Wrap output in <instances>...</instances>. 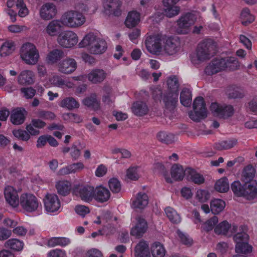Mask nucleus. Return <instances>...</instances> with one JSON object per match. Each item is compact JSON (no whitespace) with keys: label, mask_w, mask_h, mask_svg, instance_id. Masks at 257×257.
<instances>
[{"label":"nucleus","mask_w":257,"mask_h":257,"mask_svg":"<svg viewBox=\"0 0 257 257\" xmlns=\"http://www.w3.org/2000/svg\"><path fill=\"white\" fill-rule=\"evenodd\" d=\"M216 48V43L213 40H203L198 45L196 57L192 59V62L198 64L210 59L215 54Z\"/></svg>","instance_id":"1"},{"label":"nucleus","mask_w":257,"mask_h":257,"mask_svg":"<svg viewBox=\"0 0 257 257\" xmlns=\"http://www.w3.org/2000/svg\"><path fill=\"white\" fill-rule=\"evenodd\" d=\"M80 47H86L93 54H101L107 49V44L105 40L97 37L93 33L87 34L79 43Z\"/></svg>","instance_id":"2"},{"label":"nucleus","mask_w":257,"mask_h":257,"mask_svg":"<svg viewBox=\"0 0 257 257\" xmlns=\"http://www.w3.org/2000/svg\"><path fill=\"white\" fill-rule=\"evenodd\" d=\"M234 194L237 197H243L247 200L257 197V181H253L242 185L238 181H234L231 185Z\"/></svg>","instance_id":"3"},{"label":"nucleus","mask_w":257,"mask_h":257,"mask_svg":"<svg viewBox=\"0 0 257 257\" xmlns=\"http://www.w3.org/2000/svg\"><path fill=\"white\" fill-rule=\"evenodd\" d=\"M61 20L64 26L71 28H79L85 22L84 15L76 11H69L64 13Z\"/></svg>","instance_id":"4"},{"label":"nucleus","mask_w":257,"mask_h":257,"mask_svg":"<svg viewBox=\"0 0 257 257\" xmlns=\"http://www.w3.org/2000/svg\"><path fill=\"white\" fill-rule=\"evenodd\" d=\"M39 57V51L33 44L27 43L22 47L21 58L27 64L35 65L38 62Z\"/></svg>","instance_id":"5"},{"label":"nucleus","mask_w":257,"mask_h":257,"mask_svg":"<svg viewBox=\"0 0 257 257\" xmlns=\"http://www.w3.org/2000/svg\"><path fill=\"white\" fill-rule=\"evenodd\" d=\"M193 108L194 111L190 112L189 115L193 121H199L207 117V111L203 97H197L195 99Z\"/></svg>","instance_id":"6"},{"label":"nucleus","mask_w":257,"mask_h":257,"mask_svg":"<svg viewBox=\"0 0 257 257\" xmlns=\"http://www.w3.org/2000/svg\"><path fill=\"white\" fill-rule=\"evenodd\" d=\"M195 21L194 15L188 13L181 16L177 21L176 32L178 34H187Z\"/></svg>","instance_id":"7"},{"label":"nucleus","mask_w":257,"mask_h":257,"mask_svg":"<svg viewBox=\"0 0 257 257\" xmlns=\"http://www.w3.org/2000/svg\"><path fill=\"white\" fill-rule=\"evenodd\" d=\"M20 205L22 208L28 212L36 211L39 206L37 198L30 193H24L20 197Z\"/></svg>","instance_id":"8"},{"label":"nucleus","mask_w":257,"mask_h":257,"mask_svg":"<svg viewBox=\"0 0 257 257\" xmlns=\"http://www.w3.org/2000/svg\"><path fill=\"white\" fill-rule=\"evenodd\" d=\"M164 35L160 34H154L148 37L146 41V47L151 53L160 52L163 49Z\"/></svg>","instance_id":"9"},{"label":"nucleus","mask_w":257,"mask_h":257,"mask_svg":"<svg viewBox=\"0 0 257 257\" xmlns=\"http://www.w3.org/2000/svg\"><path fill=\"white\" fill-rule=\"evenodd\" d=\"M210 109L213 115L223 119L232 116L234 111L233 106L231 105H221L217 103H212Z\"/></svg>","instance_id":"10"},{"label":"nucleus","mask_w":257,"mask_h":257,"mask_svg":"<svg viewBox=\"0 0 257 257\" xmlns=\"http://www.w3.org/2000/svg\"><path fill=\"white\" fill-rule=\"evenodd\" d=\"M94 191V188L91 186H77L73 189V193L82 200L90 202L93 199Z\"/></svg>","instance_id":"11"},{"label":"nucleus","mask_w":257,"mask_h":257,"mask_svg":"<svg viewBox=\"0 0 257 257\" xmlns=\"http://www.w3.org/2000/svg\"><path fill=\"white\" fill-rule=\"evenodd\" d=\"M58 43L64 48H71L78 42V37L71 31H66L61 33L58 37Z\"/></svg>","instance_id":"12"},{"label":"nucleus","mask_w":257,"mask_h":257,"mask_svg":"<svg viewBox=\"0 0 257 257\" xmlns=\"http://www.w3.org/2000/svg\"><path fill=\"white\" fill-rule=\"evenodd\" d=\"M178 99V93L168 92L165 93L162 97V101L164 105L165 112H172L174 111Z\"/></svg>","instance_id":"13"},{"label":"nucleus","mask_w":257,"mask_h":257,"mask_svg":"<svg viewBox=\"0 0 257 257\" xmlns=\"http://www.w3.org/2000/svg\"><path fill=\"white\" fill-rule=\"evenodd\" d=\"M247 227L245 225H241L239 226L232 225L231 234H234L233 239L235 243L248 241L249 235L247 234Z\"/></svg>","instance_id":"14"},{"label":"nucleus","mask_w":257,"mask_h":257,"mask_svg":"<svg viewBox=\"0 0 257 257\" xmlns=\"http://www.w3.org/2000/svg\"><path fill=\"white\" fill-rule=\"evenodd\" d=\"M103 7L105 13L107 15L119 16L121 12L120 9L121 3L119 0H104Z\"/></svg>","instance_id":"15"},{"label":"nucleus","mask_w":257,"mask_h":257,"mask_svg":"<svg viewBox=\"0 0 257 257\" xmlns=\"http://www.w3.org/2000/svg\"><path fill=\"white\" fill-rule=\"evenodd\" d=\"M44 201L45 209L48 212H55L60 207V201L55 194H47L44 199Z\"/></svg>","instance_id":"16"},{"label":"nucleus","mask_w":257,"mask_h":257,"mask_svg":"<svg viewBox=\"0 0 257 257\" xmlns=\"http://www.w3.org/2000/svg\"><path fill=\"white\" fill-rule=\"evenodd\" d=\"M225 62L223 59H214L205 67L204 73L212 75L224 70Z\"/></svg>","instance_id":"17"},{"label":"nucleus","mask_w":257,"mask_h":257,"mask_svg":"<svg viewBox=\"0 0 257 257\" xmlns=\"http://www.w3.org/2000/svg\"><path fill=\"white\" fill-rule=\"evenodd\" d=\"M163 43V48L164 52L168 55H172L178 51V42L176 39L173 37H168L164 35Z\"/></svg>","instance_id":"18"},{"label":"nucleus","mask_w":257,"mask_h":257,"mask_svg":"<svg viewBox=\"0 0 257 257\" xmlns=\"http://www.w3.org/2000/svg\"><path fill=\"white\" fill-rule=\"evenodd\" d=\"M5 197L6 201L12 206L16 207L20 203L18 192L13 187L7 186L4 191Z\"/></svg>","instance_id":"19"},{"label":"nucleus","mask_w":257,"mask_h":257,"mask_svg":"<svg viewBox=\"0 0 257 257\" xmlns=\"http://www.w3.org/2000/svg\"><path fill=\"white\" fill-rule=\"evenodd\" d=\"M77 68V63L72 58H67L59 64V70L61 73L69 74L73 73Z\"/></svg>","instance_id":"20"},{"label":"nucleus","mask_w":257,"mask_h":257,"mask_svg":"<svg viewBox=\"0 0 257 257\" xmlns=\"http://www.w3.org/2000/svg\"><path fill=\"white\" fill-rule=\"evenodd\" d=\"M94 198L99 203H104L109 200L110 198V192L106 187L102 185L98 186L94 188Z\"/></svg>","instance_id":"21"},{"label":"nucleus","mask_w":257,"mask_h":257,"mask_svg":"<svg viewBox=\"0 0 257 257\" xmlns=\"http://www.w3.org/2000/svg\"><path fill=\"white\" fill-rule=\"evenodd\" d=\"M57 13L56 6L52 3H46L42 6L40 11L42 19L49 20L54 18Z\"/></svg>","instance_id":"22"},{"label":"nucleus","mask_w":257,"mask_h":257,"mask_svg":"<svg viewBox=\"0 0 257 257\" xmlns=\"http://www.w3.org/2000/svg\"><path fill=\"white\" fill-rule=\"evenodd\" d=\"M136 223L131 230V234L137 238L142 237L145 233V218L138 215L136 218Z\"/></svg>","instance_id":"23"},{"label":"nucleus","mask_w":257,"mask_h":257,"mask_svg":"<svg viewBox=\"0 0 257 257\" xmlns=\"http://www.w3.org/2000/svg\"><path fill=\"white\" fill-rule=\"evenodd\" d=\"M107 73L102 69H94L88 74V79L93 84L102 82L106 78Z\"/></svg>","instance_id":"24"},{"label":"nucleus","mask_w":257,"mask_h":257,"mask_svg":"<svg viewBox=\"0 0 257 257\" xmlns=\"http://www.w3.org/2000/svg\"><path fill=\"white\" fill-rule=\"evenodd\" d=\"M34 80L35 75L31 70L22 71L18 77V83L23 85L32 84L34 82Z\"/></svg>","instance_id":"25"},{"label":"nucleus","mask_w":257,"mask_h":257,"mask_svg":"<svg viewBox=\"0 0 257 257\" xmlns=\"http://www.w3.org/2000/svg\"><path fill=\"white\" fill-rule=\"evenodd\" d=\"M84 165L82 162H77L62 168L59 170L58 173L59 175H66L69 174L75 173L82 170Z\"/></svg>","instance_id":"26"},{"label":"nucleus","mask_w":257,"mask_h":257,"mask_svg":"<svg viewBox=\"0 0 257 257\" xmlns=\"http://www.w3.org/2000/svg\"><path fill=\"white\" fill-rule=\"evenodd\" d=\"M61 20H53L47 25L46 28V33L51 36H56L61 30L63 27Z\"/></svg>","instance_id":"27"},{"label":"nucleus","mask_w":257,"mask_h":257,"mask_svg":"<svg viewBox=\"0 0 257 257\" xmlns=\"http://www.w3.org/2000/svg\"><path fill=\"white\" fill-rule=\"evenodd\" d=\"M186 177L188 180L195 184L200 185L204 183L205 179L203 176L195 170L190 168L186 169Z\"/></svg>","instance_id":"28"},{"label":"nucleus","mask_w":257,"mask_h":257,"mask_svg":"<svg viewBox=\"0 0 257 257\" xmlns=\"http://www.w3.org/2000/svg\"><path fill=\"white\" fill-rule=\"evenodd\" d=\"M26 111L24 109L17 108L14 110L11 115V122L15 125L22 124L25 120Z\"/></svg>","instance_id":"29"},{"label":"nucleus","mask_w":257,"mask_h":257,"mask_svg":"<svg viewBox=\"0 0 257 257\" xmlns=\"http://www.w3.org/2000/svg\"><path fill=\"white\" fill-rule=\"evenodd\" d=\"M83 102L85 106L93 110L96 111L100 109V100L97 99L95 93H92L84 99Z\"/></svg>","instance_id":"30"},{"label":"nucleus","mask_w":257,"mask_h":257,"mask_svg":"<svg viewBox=\"0 0 257 257\" xmlns=\"http://www.w3.org/2000/svg\"><path fill=\"white\" fill-rule=\"evenodd\" d=\"M171 175L175 181H181L184 176H186V169L184 170L182 166L180 165L174 164L171 169Z\"/></svg>","instance_id":"31"},{"label":"nucleus","mask_w":257,"mask_h":257,"mask_svg":"<svg viewBox=\"0 0 257 257\" xmlns=\"http://www.w3.org/2000/svg\"><path fill=\"white\" fill-rule=\"evenodd\" d=\"M65 54L61 49H55L51 51L47 56V61L49 64H54L64 57Z\"/></svg>","instance_id":"32"},{"label":"nucleus","mask_w":257,"mask_h":257,"mask_svg":"<svg viewBox=\"0 0 257 257\" xmlns=\"http://www.w3.org/2000/svg\"><path fill=\"white\" fill-rule=\"evenodd\" d=\"M140 21V15L136 11L128 13L125 21V26L129 28L136 26Z\"/></svg>","instance_id":"33"},{"label":"nucleus","mask_w":257,"mask_h":257,"mask_svg":"<svg viewBox=\"0 0 257 257\" xmlns=\"http://www.w3.org/2000/svg\"><path fill=\"white\" fill-rule=\"evenodd\" d=\"M62 107L71 110L79 107V102L72 97H67L63 99L59 104Z\"/></svg>","instance_id":"34"},{"label":"nucleus","mask_w":257,"mask_h":257,"mask_svg":"<svg viewBox=\"0 0 257 257\" xmlns=\"http://www.w3.org/2000/svg\"><path fill=\"white\" fill-rule=\"evenodd\" d=\"M145 193L139 192L137 194L136 199L133 201L132 207L139 213H141L145 209Z\"/></svg>","instance_id":"35"},{"label":"nucleus","mask_w":257,"mask_h":257,"mask_svg":"<svg viewBox=\"0 0 257 257\" xmlns=\"http://www.w3.org/2000/svg\"><path fill=\"white\" fill-rule=\"evenodd\" d=\"M231 227L232 225L227 221H223L215 226L214 231L217 234L231 236Z\"/></svg>","instance_id":"36"},{"label":"nucleus","mask_w":257,"mask_h":257,"mask_svg":"<svg viewBox=\"0 0 257 257\" xmlns=\"http://www.w3.org/2000/svg\"><path fill=\"white\" fill-rule=\"evenodd\" d=\"M24 245L23 241L16 238L10 239L5 243V247L16 251L22 250L24 247Z\"/></svg>","instance_id":"37"},{"label":"nucleus","mask_w":257,"mask_h":257,"mask_svg":"<svg viewBox=\"0 0 257 257\" xmlns=\"http://www.w3.org/2000/svg\"><path fill=\"white\" fill-rule=\"evenodd\" d=\"M225 206V202L220 199H214L210 202V209L214 214H217L221 212Z\"/></svg>","instance_id":"38"},{"label":"nucleus","mask_w":257,"mask_h":257,"mask_svg":"<svg viewBox=\"0 0 257 257\" xmlns=\"http://www.w3.org/2000/svg\"><path fill=\"white\" fill-rule=\"evenodd\" d=\"M56 187L59 194L66 196L70 193L71 184L68 181H61L56 184Z\"/></svg>","instance_id":"39"},{"label":"nucleus","mask_w":257,"mask_h":257,"mask_svg":"<svg viewBox=\"0 0 257 257\" xmlns=\"http://www.w3.org/2000/svg\"><path fill=\"white\" fill-rule=\"evenodd\" d=\"M151 251L153 257H164L166 253L164 247L159 242H155L152 245Z\"/></svg>","instance_id":"40"},{"label":"nucleus","mask_w":257,"mask_h":257,"mask_svg":"<svg viewBox=\"0 0 257 257\" xmlns=\"http://www.w3.org/2000/svg\"><path fill=\"white\" fill-rule=\"evenodd\" d=\"M226 93L229 99L242 98L245 95L244 91L239 88L229 87Z\"/></svg>","instance_id":"41"},{"label":"nucleus","mask_w":257,"mask_h":257,"mask_svg":"<svg viewBox=\"0 0 257 257\" xmlns=\"http://www.w3.org/2000/svg\"><path fill=\"white\" fill-rule=\"evenodd\" d=\"M215 189L219 192L224 193L229 189V183L226 177H223L216 181L214 186Z\"/></svg>","instance_id":"42"},{"label":"nucleus","mask_w":257,"mask_h":257,"mask_svg":"<svg viewBox=\"0 0 257 257\" xmlns=\"http://www.w3.org/2000/svg\"><path fill=\"white\" fill-rule=\"evenodd\" d=\"M235 252L237 253L247 254L252 250V247L248 243V241L236 243Z\"/></svg>","instance_id":"43"},{"label":"nucleus","mask_w":257,"mask_h":257,"mask_svg":"<svg viewBox=\"0 0 257 257\" xmlns=\"http://www.w3.org/2000/svg\"><path fill=\"white\" fill-rule=\"evenodd\" d=\"M240 19L241 24L244 26L248 25L254 20V17L250 14V11L247 8L242 10L240 15Z\"/></svg>","instance_id":"44"},{"label":"nucleus","mask_w":257,"mask_h":257,"mask_svg":"<svg viewBox=\"0 0 257 257\" xmlns=\"http://www.w3.org/2000/svg\"><path fill=\"white\" fill-rule=\"evenodd\" d=\"M157 137L160 142L166 144H171L175 142V136L171 133L160 132L157 134Z\"/></svg>","instance_id":"45"},{"label":"nucleus","mask_w":257,"mask_h":257,"mask_svg":"<svg viewBox=\"0 0 257 257\" xmlns=\"http://www.w3.org/2000/svg\"><path fill=\"white\" fill-rule=\"evenodd\" d=\"M168 92L178 93L179 84L177 78L175 76H171L168 78L167 80Z\"/></svg>","instance_id":"46"},{"label":"nucleus","mask_w":257,"mask_h":257,"mask_svg":"<svg viewBox=\"0 0 257 257\" xmlns=\"http://www.w3.org/2000/svg\"><path fill=\"white\" fill-rule=\"evenodd\" d=\"M255 170L251 166L246 167L242 173V180L246 184H249L253 181L252 179L254 176Z\"/></svg>","instance_id":"47"},{"label":"nucleus","mask_w":257,"mask_h":257,"mask_svg":"<svg viewBox=\"0 0 257 257\" xmlns=\"http://www.w3.org/2000/svg\"><path fill=\"white\" fill-rule=\"evenodd\" d=\"M180 99L182 105L186 107L189 106L192 100L190 91L187 88H184L181 92Z\"/></svg>","instance_id":"48"},{"label":"nucleus","mask_w":257,"mask_h":257,"mask_svg":"<svg viewBox=\"0 0 257 257\" xmlns=\"http://www.w3.org/2000/svg\"><path fill=\"white\" fill-rule=\"evenodd\" d=\"M237 144L235 139L228 140L221 142L215 145V148L218 150L230 149L235 146Z\"/></svg>","instance_id":"49"},{"label":"nucleus","mask_w":257,"mask_h":257,"mask_svg":"<svg viewBox=\"0 0 257 257\" xmlns=\"http://www.w3.org/2000/svg\"><path fill=\"white\" fill-rule=\"evenodd\" d=\"M15 50V45L13 42H6L0 48V55L7 56L12 54Z\"/></svg>","instance_id":"50"},{"label":"nucleus","mask_w":257,"mask_h":257,"mask_svg":"<svg viewBox=\"0 0 257 257\" xmlns=\"http://www.w3.org/2000/svg\"><path fill=\"white\" fill-rule=\"evenodd\" d=\"M70 242L68 238L65 237H52L48 241V245L54 247L56 245L65 246Z\"/></svg>","instance_id":"51"},{"label":"nucleus","mask_w":257,"mask_h":257,"mask_svg":"<svg viewBox=\"0 0 257 257\" xmlns=\"http://www.w3.org/2000/svg\"><path fill=\"white\" fill-rule=\"evenodd\" d=\"M167 216L169 220L174 223H178L181 221L179 215L172 208L168 207L165 210Z\"/></svg>","instance_id":"52"},{"label":"nucleus","mask_w":257,"mask_h":257,"mask_svg":"<svg viewBox=\"0 0 257 257\" xmlns=\"http://www.w3.org/2000/svg\"><path fill=\"white\" fill-rule=\"evenodd\" d=\"M133 112L137 116H143L145 114L144 103L143 101L134 102L131 107Z\"/></svg>","instance_id":"53"},{"label":"nucleus","mask_w":257,"mask_h":257,"mask_svg":"<svg viewBox=\"0 0 257 257\" xmlns=\"http://www.w3.org/2000/svg\"><path fill=\"white\" fill-rule=\"evenodd\" d=\"M225 62L224 70L229 68L230 70H235L239 65L238 61L235 57H229L226 59H222Z\"/></svg>","instance_id":"54"},{"label":"nucleus","mask_w":257,"mask_h":257,"mask_svg":"<svg viewBox=\"0 0 257 257\" xmlns=\"http://www.w3.org/2000/svg\"><path fill=\"white\" fill-rule=\"evenodd\" d=\"M109 189L113 193H119L121 190V184L119 180L115 178L110 179L108 181Z\"/></svg>","instance_id":"55"},{"label":"nucleus","mask_w":257,"mask_h":257,"mask_svg":"<svg viewBox=\"0 0 257 257\" xmlns=\"http://www.w3.org/2000/svg\"><path fill=\"white\" fill-rule=\"evenodd\" d=\"M36 114L38 117L46 120H53L56 117V115L53 112L44 110H39Z\"/></svg>","instance_id":"56"},{"label":"nucleus","mask_w":257,"mask_h":257,"mask_svg":"<svg viewBox=\"0 0 257 257\" xmlns=\"http://www.w3.org/2000/svg\"><path fill=\"white\" fill-rule=\"evenodd\" d=\"M166 9H165V14L168 18H172L178 15L180 11L179 7L173 6H164Z\"/></svg>","instance_id":"57"},{"label":"nucleus","mask_w":257,"mask_h":257,"mask_svg":"<svg viewBox=\"0 0 257 257\" xmlns=\"http://www.w3.org/2000/svg\"><path fill=\"white\" fill-rule=\"evenodd\" d=\"M135 257H145V241L141 240L135 248Z\"/></svg>","instance_id":"58"},{"label":"nucleus","mask_w":257,"mask_h":257,"mask_svg":"<svg viewBox=\"0 0 257 257\" xmlns=\"http://www.w3.org/2000/svg\"><path fill=\"white\" fill-rule=\"evenodd\" d=\"M176 232L180 239V241L183 244L189 246L192 245L193 240L187 234L183 233L179 229L177 230Z\"/></svg>","instance_id":"59"},{"label":"nucleus","mask_w":257,"mask_h":257,"mask_svg":"<svg viewBox=\"0 0 257 257\" xmlns=\"http://www.w3.org/2000/svg\"><path fill=\"white\" fill-rule=\"evenodd\" d=\"M13 134L16 138L24 141H28L30 138V135L27 131L24 130H14L13 131Z\"/></svg>","instance_id":"60"},{"label":"nucleus","mask_w":257,"mask_h":257,"mask_svg":"<svg viewBox=\"0 0 257 257\" xmlns=\"http://www.w3.org/2000/svg\"><path fill=\"white\" fill-rule=\"evenodd\" d=\"M196 198L201 202H204L210 198V195L208 191L205 190H198L196 192Z\"/></svg>","instance_id":"61"},{"label":"nucleus","mask_w":257,"mask_h":257,"mask_svg":"<svg viewBox=\"0 0 257 257\" xmlns=\"http://www.w3.org/2000/svg\"><path fill=\"white\" fill-rule=\"evenodd\" d=\"M70 155L73 160L75 161L79 159L81 155V151L76 144H73L71 148Z\"/></svg>","instance_id":"62"},{"label":"nucleus","mask_w":257,"mask_h":257,"mask_svg":"<svg viewBox=\"0 0 257 257\" xmlns=\"http://www.w3.org/2000/svg\"><path fill=\"white\" fill-rule=\"evenodd\" d=\"M218 221V218L216 216H213L205 222L204 224V229L206 231L212 230Z\"/></svg>","instance_id":"63"},{"label":"nucleus","mask_w":257,"mask_h":257,"mask_svg":"<svg viewBox=\"0 0 257 257\" xmlns=\"http://www.w3.org/2000/svg\"><path fill=\"white\" fill-rule=\"evenodd\" d=\"M75 210L78 214L83 217L85 216L86 214L89 213L90 212V210L88 207L82 205L76 206Z\"/></svg>","instance_id":"64"}]
</instances>
